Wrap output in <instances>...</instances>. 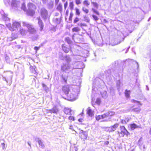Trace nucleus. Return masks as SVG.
Here are the masks:
<instances>
[{"label":"nucleus","instance_id":"f257e3e1","mask_svg":"<svg viewBox=\"0 0 151 151\" xmlns=\"http://www.w3.org/2000/svg\"><path fill=\"white\" fill-rule=\"evenodd\" d=\"M0 13L3 19L5 21L6 25L9 30L13 31L18 30V28H20V24L19 22H14L12 25L9 23L10 19L7 17V14H5L3 10H1Z\"/></svg>","mask_w":151,"mask_h":151},{"label":"nucleus","instance_id":"f03ea898","mask_svg":"<svg viewBox=\"0 0 151 151\" xmlns=\"http://www.w3.org/2000/svg\"><path fill=\"white\" fill-rule=\"evenodd\" d=\"M80 84L79 85L71 86L69 93L67 95L68 99L70 101H73L77 99L78 94L80 92Z\"/></svg>","mask_w":151,"mask_h":151},{"label":"nucleus","instance_id":"7ed1b4c3","mask_svg":"<svg viewBox=\"0 0 151 151\" xmlns=\"http://www.w3.org/2000/svg\"><path fill=\"white\" fill-rule=\"evenodd\" d=\"M22 24L23 27H26L27 28L28 31L30 33L35 35L34 36L32 37V40H36L38 38V35L36 34V30L34 29L33 26L27 22H23Z\"/></svg>","mask_w":151,"mask_h":151},{"label":"nucleus","instance_id":"20e7f679","mask_svg":"<svg viewBox=\"0 0 151 151\" xmlns=\"http://www.w3.org/2000/svg\"><path fill=\"white\" fill-rule=\"evenodd\" d=\"M80 68L79 66L73 67L70 63H63L61 67V70L68 73L74 68Z\"/></svg>","mask_w":151,"mask_h":151},{"label":"nucleus","instance_id":"39448f33","mask_svg":"<svg viewBox=\"0 0 151 151\" xmlns=\"http://www.w3.org/2000/svg\"><path fill=\"white\" fill-rule=\"evenodd\" d=\"M28 9L26 13L28 15L32 16L35 14V9H36V6L32 3H29L27 5Z\"/></svg>","mask_w":151,"mask_h":151},{"label":"nucleus","instance_id":"423d86ee","mask_svg":"<svg viewBox=\"0 0 151 151\" xmlns=\"http://www.w3.org/2000/svg\"><path fill=\"white\" fill-rule=\"evenodd\" d=\"M40 12L41 17L44 20H46L49 18L48 11L45 8L41 9Z\"/></svg>","mask_w":151,"mask_h":151},{"label":"nucleus","instance_id":"0eeeda50","mask_svg":"<svg viewBox=\"0 0 151 151\" xmlns=\"http://www.w3.org/2000/svg\"><path fill=\"white\" fill-rule=\"evenodd\" d=\"M11 75H9V77H7V79L6 77H3L2 78L3 80L6 81L7 83L9 85H10L12 83V74H13V72H11Z\"/></svg>","mask_w":151,"mask_h":151},{"label":"nucleus","instance_id":"6e6552de","mask_svg":"<svg viewBox=\"0 0 151 151\" xmlns=\"http://www.w3.org/2000/svg\"><path fill=\"white\" fill-rule=\"evenodd\" d=\"M86 114L87 116L91 118L93 117L94 114V111L92 110L90 107H88L86 110Z\"/></svg>","mask_w":151,"mask_h":151},{"label":"nucleus","instance_id":"1a4fd4ad","mask_svg":"<svg viewBox=\"0 0 151 151\" xmlns=\"http://www.w3.org/2000/svg\"><path fill=\"white\" fill-rule=\"evenodd\" d=\"M71 87V86H63L62 87V90L66 95H67L69 93Z\"/></svg>","mask_w":151,"mask_h":151},{"label":"nucleus","instance_id":"9d476101","mask_svg":"<svg viewBox=\"0 0 151 151\" xmlns=\"http://www.w3.org/2000/svg\"><path fill=\"white\" fill-rule=\"evenodd\" d=\"M119 126V125L118 124L116 123L113 126L109 127L107 130V131L109 132H113L116 130Z\"/></svg>","mask_w":151,"mask_h":151},{"label":"nucleus","instance_id":"9b49d317","mask_svg":"<svg viewBox=\"0 0 151 151\" xmlns=\"http://www.w3.org/2000/svg\"><path fill=\"white\" fill-rule=\"evenodd\" d=\"M37 19L38 21V24L40 27V30L41 31L42 30L44 25L42 20L41 19L40 17H38L37 18Z\"/></svg>","mask_w":151,"mask_h":151},{"label":"nucleus","instance_id":"f8f14e48","mask_svg":"<svg viewBox=\"0 0 151 151\" xmlns=\"http://www.w3.org/2000/svg\"><path fill=\"white\" fill-rule=\"evenodd\" d=\"M83 62L79 61L76 62L74 63H72V65L73 66V67H78L79 66L80 68H74V69L76 68H82V65H83Z\"/></svg>","mask_w":151,"mask_h":151},{"label":"nucleus","instance_id":"ddd939ff","mask_svg":"<svg viewBox=\"0 0 151 151\" xmlns=\"http://www.w3.org/2000/svg\"><path fill=\"white\" fill-rule=\"evenodd\" d=\"M35 140L37 142H38L40 147L42 148H44L45 147L43 143V142L42 140L39 138H36Z\"/></svg>","mask_w":151,"mask_h":151},{"label":"nucleus","instance_id":"4468645a","mask_svg":"<svg viewBox=\"0 0 151 151\" xmlns=\"http://www.w3.org/2000/svg\"><path fill=\"white\" fill-rule=\"evenodd\" d=\"M49 112L51 113L57 114L58 111V109L57 106H55L53 108L49 110Z\"/></svg>","mask_w":151,"mask_h":151},{"label":"nucleus","instance_id":"2eb2a0df","mask_svg":"<svg viewBox=\"0 0 151 151\" xmlns=\"http://www.w3.org/2000/svg\"><path fill=\"white\" fill-rule=\"evenodd\" d=\"M63 111L66 114H70L71 115L73 114L72 111L70 108H65L64 109Z\"/></svg>","mask_w":151,"mask_h":151},{"label":"nucleus","instance_id":"dca6fc26","mask_svg":"<svg viewBox=\"0 0 151 151\" xmlns=\"http://www.w3.org/2000/svg\"><path fill=\"white\" fill-rule=\"evenodd\" d=\"M115 114V112L113 111H109L107 113H106L103 114V116L105 117H109L111 116L114 115Z\"/></svg>","mask_w":151,"mask_h":151},{"label":"nucleus","instance_id":"f3484780","mask_svg":"<svg viewBox=\"0 0 151 151\" xmlns=\"http://www.w3.org/2000/svg\"><path fill=\"white\" fill-rule=\"evenodd\" d=\"M11 6L12 7H17L19 2L16 0H11Z\"/></svg>","mask_w":151,"mask_h":151},{"label":"nucleus","instance_id":"a211bd4d","mask_svg":"<svg viewBox=\"0 0 151 151\" xmlns=\"http://www.w3.org/2000/svg\"><path fill=\"white\" fill-rule=\"evenodd\" d=\"M19 32L20 33L22 36L25 35L27 33V31L24 29L23 28L21 27L20 28H19Z\"/></svg>","mask_w":151,"mask_h":151},{"label":"nucleus","instance_id":"6ab92c4d","mask_svg":"<svg viewBox=\"0 0 151 151\" xmlns=\"http://www.w3.org/2000/svg\"><path fill=\"white\" fill-rule=\"evenodd\" d=\"M62 49L65 53H68L70 49L69 48L67 47L65 44H63L62 46Z\"/></svg>","mask_w":151,"mask_h":151},{"label":"nucleus","instance_id":"aec40b11","mask_svg":"<svg viewBox=\"0 0 151 151\" xmlns=\"http://www.w3.org/2000/svg\"><path fill=\"white\" fill-rule=\"evenodd\" d=\"M94 91L93 90V88L92 89V94L91 95V100H92V104L93 107H94V104H93V101H94Z\"/></svg>","mask_w":151,"mask_h":151},{"label":"nucleus","instance_id":"412c9836","mask_svg":"<svg viewBox=\"0 0 151 151\" xmlns=\"http://www.w3.org/2000/svg\"><path fill=\"white\" fill-rule=\"evenodd\" d=\"M29 68L30 71L33 73H34L36 75H37V73L35 70V67H33L32 66H30L29 67Z\"/></svg>","mask_w":151,"mask_h":151},{"label":"nucleus","instance_id":"4be33fe9","mask_svg":"<svg viewBox=\"0 0 151 151\" xmlns=\"http://www.w3.org/2000/svg\"><path fill=\"white\" fill-rule=\"evenodd\" d=\"M64 59L65 61L67 62L66 63L68 64L70 63L71 60V58L70 57L69 55H67L65 58Z\"/></svg>","mask_w":151,"mask_h":151},{"label":"nucleus","instance_id":"5701e85b","mask_svg":"<svg viewBox=\"0 0 151 151\" xmlns=\"http://www.w3.org/2000/svg\"><path fill=\"white\" fill-rule=\"evenodd\" d=\"M79 136L82 139H86L87 138V134L85 132H84L83 134H81V135H80Z\"/></svg>","mask_w":151,"mask_h":151},{"label":"nucleus","instance_id":"b1692460","mask_svg":"<svg viewBox=\"0 0 151 151\" xmlns=\"http://www.w3.org/2000/svg\"><path fill=\"white\" fill-rule=\"evenodd\" d=\"M120 128L122 132L124 134H127V133H129L124 126L121 127Z\"/></svg>","mask_w":151,"mask_h":151},{"label":"nucleus","instance_id":"393cba45","mask_svg":"<svg viewBox=\"0 0 151 151\" xmlns=\"http://www.w3.org/2000/svg\"><path fill=\"white\" fill-rule=\"evenodd\" d=\"M140 110V107L139 106L138 107L135 108H134L132 109L131 111L133 112H136L137 113H139V112Z\"/></svg>","mask_w":151,"mask_h":151},{"label":"nucleus","instance_id":"a878e982","mask_svg":"<svg viewBox=\"0 0 151 151\" xmlns=\"http://www.w3.org/2000/svg\"><path fill=\"white\" fill-rule=\"evenodd\" d=\"M53 3L52 1L49 2L47 5V6L49 9H51L53 7Z\"/></svg>","mask_w":151,"mask_h":151},{"label":"nucleus","instance_id":"bb28decb","mask_svg":"<svg viewBox=\"0 0 151 151\" xmlns=\"http://www.w3.org/2000/svg\"><path fill=\"white\" fill-rule=\"evenodd\" d=\"M102 97L105 99L106 98L107 96V93L106 91H104L103 92L101 93Z\"/></svg>","mask_w":151,"mask_h":151},{"label":"nucleus","instance_id":"cd10ccee","mask_svg":"<svg viewBox=\"0 0 151 151\" xmlns=\"http://www.w3.org/2000/svg\"><path fill=\"white\" fill-rule=\"evenodd\" d=\"M137 127V126L135 124H132L130 125V128L132 130H134Z\"/></svg>","mask_w":151,"mask_h":151},{"label":"nucleus","instance_id":"c85d7f7f","mask_svg":"<svg viewBox=\"0 0 151 151\" xmlns=\"http://www.w3.org/2000/svg\"><path fill=\"white\" fill-rule=\"evenodd\" d=\"M21 8L22 9L24 10V12H27V10L26 7L24 3L22 4Z\"/></svg>","mask_w":151,"mask_h":151},{"label":"nucleus","instance_id":"c756f323","mask_svg":"<svg viewBox=\"0 0 151 151\" xmlns=\"http://www.w3.org/2000/svg\"><path fill=\"white\" fill-rule=\"evenodd\" d=\"M42 86L44 90H45L46 92H47L48 90V88L44 83H42Z\"/></svg>","mask_w":151,"mask_h":151},{"label":"nucleus","instance_id":"7c9ffc66","mask_svg":"<svg viewBox=\"0 0 151 151\" xmlns=\"http://www.w3.org/2000/svg\"><path fill=\"white\" fill-rule=\"evenodd\" d=\"M57 9V10H58V11H61L62 10V4H61L60 3L58 5Z\"/></svg>","mask_w":151,"mask_h":151},{"label":"nucleus","instance_id":"2f4dec72","mask_svg":"<svg viewBox=\"0 0 151 151\" xmlns=\"http://www.w3.org/2000/svg\"><path fill=\"white\" fill-rule=\"evenodd\" d=\"M80 30V29L78 27H76L73 28L72 31L73 32H78Z\"/></svg>","mask_w":151,"mask_h":151},{"label":"nucleus","instance_id":"473e14b6","mask_svg":"<svg viewBox=\"0 0 151 151\" xmlns=\"http://www.w3.org/2000/svg\"><path fill=\"white\" fill-rule=\"evenodd\" d=\"M105 118V117L103 116V114L102 115H99L96 117V119L98 121H99L101 118L104 119Z\"/></svg>","mask_w":151,"mask_h":151},{"label":"nucleus","instance_id":"72a5a7b5","mask_svg":"<svg viewBox=\"0 0 151 151\" xmlns=\"http://www.w3.org/2000/svg\"><path fill=\"white\" fill-rule=\"evenodd\" d=\"M11 0H4V3L5 5L8 6L10 4V2Z\"/></svg>","mask_w":151,"mask_h":151},{"label":"nucleus","instance_id":"f704fd0d","mask_svg":"<svg viewBox=\"0 0 151 151\" xmlns=\"http://www.w3.org/2000/svg\"><path fill=\"white\" fill-rule=\"evenodd\" d=\"M101 101L100 98H97L96 99V101L95 103H96L98 105H99L101 103Z\"/></svg>","mask_w":151,"mask_h":151},{"label":"nucleus","instance_id":"c9c22d12","mask_svg":"<svg viewBox=\"0 0 151 151\" xmlns=\"http://www.w3.org/2000/svg\"><path fill=\"white\" fill-rule=\"evenodd\" d=\"M120 81L119 80H118L116 82V86L117 88V89L119 91L120 88Z\"/></svg>","mask_w":151,"mask_h":151},{"label":"nucleus","instance_id":"e433bc0d","mask_svg":"<svg viewBox=\"0 0 151 151\" xmlns=\"http://www.w3.org/2000/svg\"><path fill=\"white\" fill-rule=\"evenodd\" d=\"M62 78L63 80V81L65 83H66L67 79V76H65L64 75H62Z\"/></svg>","mask_w":151,"mask_h":151},{"label":"nucleus","instance_id":"4c0bfd02","mask_svg":"<svg viewBox=\"0 0 151 151\" xmlns=\"http://www.w3.org/2000/svg\"><path fill=\"white\" fill-rule=\"evenodd\" d=\"M74 6L73 3V1L70 2L69 6L71 9L73 10V9Z\"/></svg>","mask_w":151,"mask_h":151},{"label":"nucleus","instance_id":"58836bf2","mask_svg":"<svg viewBox=\"0 0 151 151\" xmlns=\"http://www.w3.org/2000/svg\"><path fill=\"white\" fill-rule=\"evenodd\" d=\"M129 93H130L129 91H127V90H126L125 91V96H126V97L128 98L129 96V95H130Z\"/></svg>","mask_w":151,"mask_h":151},{"label":"nucleus","instance_id":"ea45409f","mask_svg":"<svg viewBox=\"0 0 151 151\" xmlns=\"http://www.w3.org/2000/svg\"><path fill=\"white\" fill-rule=\"evenodd\" d=\"M65 40L68 44H70L71 43V41L69 37H66L65 39Z\"/></svg>","mask_w":151,"mask_h":151},{"label":"nucleus","instance_id":"a19ab883","mask_svg":"<svg viewBox=\"0 0 151 151\" xmlns=\"http://www.w3.org/2000/svg\"><path fill=\"white\" fill-rule=\"evenodd\" d=\"M59 57L61 60H63L64 59L65 57L63 56V54L61 53H59Z\"/></svg>","mask_w":151,"mask_h":151},{"label":"nucleus","instance_id":"79ce46f5","mask_svg":"<svg viewBox=\"0 0 151 151\" xmlns=\"http://www.w3.org/2000/svg\"><path fill=\"white\" fill-rule=\"evenodd\" d=\"M82 10L83 12L87 14L88 12V10L86 8L83 7L82 8Z\"/></svg>","mask_w":151,"mask_h":151},{"label":"nucleus","instance_id":"37998d69","mask_svg":"<svg viewBox=\"0 0 151 151\" xmlns=\"http://www.w3.org/2000/svg\"><path fill=\"white\" fill-rule=\"evenodd\" d=\"M83 4L87 6H88L90 4V3H88L87 0L84 1L83 2Z\"/></svg>","mask_w":151,"mask_h":151},{"label":"nucleus","instance_id":"c03bdc74","mask_svg":"<svg viewBox=\"0 0 151 151\" xmlns=\"http://www.w3.org/2000/svg\"><path fill=\"white\" fill-rule=\"evenodd\" d=\"M131 101L132 102L134 103H136L138 105H139L140 104V102L139 101H137L136 100H134V99L132 100Z\"/></svg>","mask_w":151,"mask_h":151},{"label":"nucleus","instance_id":"a18cd8bd","mask_svg":"<svg viewBox=\"0 0 151 151\" xmlns=\"http://www.w3.org/2000/svg\"><path fill=\"white\" fill-rule=\"evenodd\" d=\"M76 14L78 15H79L80 14V12L79 9H78L77 8H76Z\"/></svg>","mask_w":151,"mask_h":151},{"label":"nucleus","instance_id":"49530a36","mask_svg":"<svg viewBox=\"0 0 151 151\" xmlns=\"http://www.w3.org/2000/svg\"><path fill=\"white\" fill-rule=\"evenodd\" d=\"M68 119L70 120H72L73 121H74L75 120V119L73 116H70L68 117Z\"/></svg>","mask_w":151,"mask_h":151},{"label":"nucleus","instance_id":"de8ad7c7","mask_svg":"<svg viewBox=\"0 0 151 151\" xmlns=\"http://www.w3.org/2000/svg\"><path fill=\"white\" fill-rule=\"evenodd\" d=\"M73 16V13L71 12L70 13V16L69 17V20L70 21H71L72 19V17Z\"/></svg>","mask_w":151,"mask_h":151},{"label":"nucleus","instance_id":"09e8293b","mask_svg":"<svg viewBox=\"0 0 151 151\" xmlns=\"http://www.w3.org/2000/svg\"><path fill=\"white\" fill-rule=\"evenodd\" d=\"M75 2L77 5H78L81 4L80 0H75Z\"/></svg>","mask_w":151,"mask_h":151},{"label":"nucleus","instance_id":"8fccbe9b","mask_svg":"<svg viewBox=\"0 0 151 151\" xmlns=\"http://www.w3.org/2000/svg\"><path fill=\"white\" fill-rule=\"evenodd\" d=\"M79 21V19L77 17H76L75 19L74 20V23H76L77 22Z\"/></svg>","mask_w":151,"mask_h":151},{"label":"nucleus","instance_id":"3c124183","mask_svg":"<svg viewBox=\"0 0 151 151\" xmlns=\"http://www.w3.org/2000/svg\"><path fill=\"white\" fill-rule=\"evenodd\" d=\"M40 47H35L34 48V49L37 52V51L40 48Z\"/></svg>","mask_w":151,"mask_h":151},{"label":"nucleus","instance_id":"603ef678","mask_svg":"<svg viewBox=\"0 0 151 151\" xmlns=\"http://www.w3.org/2000/svg\"><path fill=\"white\" fill-rule=\"evenodd\" d=\"M85 132L83 131L82 130H80L79 134L80 135H81V134H83L84 133V132Z\"/></svg>","mask_w":151,"mask_h":151},{"label":"nucleus","instance_id":"864d4df0","mask_svg":"<svg viewBox=\"0 0 151 151\" xmlns=\"http://www.w3.org/2000/svg\"><path fill=\"white\" fill-rule=\"evenodd\" d=\"M68 2L67 1H66L64 4V7L65 9L68 6Z\"/></svg>","mask_w":151,"mask_h":151},{"label":"nucleus","instance_id":"5fc2aeb1","mask_svg":"<svg viewBox=\"0 0 151 151\" xmlns=\"http://www.w3.org/2000/svg\"><path fill=\"white\" fill-rule=\"evenodd\" d=\"M9 58L7 56H6L5 57V60L6 61V62H8L9 61Z\"/></svg>","mask_w":151,"mask_h":151},{"label":"nucleus","instance_id":"6e6d98bb","mask_svg":"<svg viewBox=\"0 0 151 151\" xmlns=\"http://www.w3.org/2000/svg\"><path fill=\"white\" fill-rule=\"evenodd\" d=\"M121 123H122V124H126V122H125V120H122L121 121Z\"/></svg>","mask_w":151,"mask_h":151},{"label":"nucleus","instance_id":"4d7b16f0","mask_svg":"<svg viewBox=\"0 0 151 151\" xmlns=\"http://www.w3.org/2000/svg\"><path fill=\"white\" fill-rule=\"evenodd\" d=\"M78 25L80 26H81V27H83V26H85V24H83V23H81L80 24H78Z\"/></svg>","mask_w":151,"mask_h":151},{"label":"nucleus","instance_id":"13d9d810","mask_svg":"<svg viewBox=\"0 0 151 151\" xmlns=\"http://www.w3.org/2000/svg\"><path fill=\"white\" fill-rule=\"evenodd\" d=\"M95 14H96L98 15L99 16H100V14H99V13L98 12H97V11H96L95 10Z\"/></svg>","mask_w":151,"mask_h":151},{"label":"nucleus","instance_id":"bf43d9fd","mask_svg":"<svg viewBox=\"0 0 151 151\" xmlns=\"http://www.w3.org/2000/svg\"><path fill=\"white\" fill-rule=\"evenodd\" d=\"M42 2L43 4H46L48 0H42Z\"/></svg>","mask_w":151,"mask_h":151},{"label":"nucleus","instance_id":"052dcab7","mask_svg":"<svg viewBox=\"0 0 151 151\" xmlns=\"http://www.w3.org/2000/svg\"><path fill=\"white\" fill-rule=\"evenodd\" d=\"M126 122V123H127L129 121V119L128 118H127L124 120Z\"/></svg>","mask_w":151,"mask_h":151},{"label":"nucleus","instance_id":"680f3d73","mask_svg":"<svg viewBox=\"0 0 151 151\" xmlns=\"http://www.w3.org/2000/svg\"><path fill=\"white\" fill-rule=\"evenodd\" d=\"M109 142L108 141H105V142H104V144H105V145H108L109 144Z\"/></svg>","mask_w":151,"mask_h":151},{"label":"nucleus","instance_id":"e2e57ef3","mask_svg":"<svg viewBox=\"0 0 151 151\" xmlns=\"http://www.w3.org/2000/svg\"><path fill=\"white\" fill-rule=\"evenodd\" d=\"M1 144V146H2V147H3V149H4V148L5 144L4 143H2Z\"/></svg>","mask_w":151,"mask_h":151},{"label":"nucleus","instance_id":"0e129e2a","mask_svg":"<svg viewBox=\"0 0 151 151\" xmlns=\"http://www.w3.org/2000/svg\"><path fill=\"white\" fill-rule=\"evenodd\" d=\"M84 19L86 20V21L87 22H88V19H87V17H86V16H85L84 17Z\"/></svg>","mask_w":151,"mask_h":151},{"label":"nucleus","instance_id":"69168bd1","mask_svg":"<svg viewBox=\"0 0 151 151\" xmlns=\"http://www.w3.org/2000/svg\"><path fill=\"white\" fill-rule=\"evenodd\" d=\"M59 0H55V3L56 4H58L59 2Z\"/></svg>","mask_w":151,"mask_h":151},{"label":"nucleus","instance_id":"338daca9","mask_svg":"<svg viewBox=\"0 0 151 151\" xmlns=\"http://www.w3.org/2000/svg\"><path fill=\"white\" fill-rule=\"evenodd\" d=\"M95 21L98 20L99 19V18H98L97 16L95 15Z\"/></svg>","mask_w":151,"mask_h":151},{"label":"nucleus","instance_id":"774afa93","mask_svg":"<svg viewBox=\"0 0 151 151\" xmlns=\"http://www.w3.org/2000/svg\"><path fill=\"white\" fill-rule=\"evenodd\" d=\"M73 126L72 125H70L69 126V129H73Z\"/></svg>","mask_w":151,"mask_h":151}]
</instances>
